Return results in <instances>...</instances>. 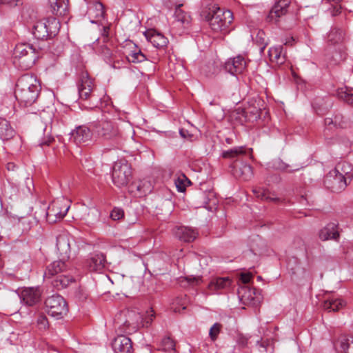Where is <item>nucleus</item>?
<instances>
[{
    "label": "nucleus",
    "instance_id": "09e8293b",
    "mask_svg": "<svg viewBox=\"0 0 353 353\" xmlns=\"http://www.w3.org/2000/svg\"><path fill=\"white\" fill-rule=\"evenodd\" d=\"M124 216L123 210L119 208H114L111 213H110V217L112 220L117 221L120 220L122 219Z\"/></svg>",
    "mask_w": 353,
    "mask_h": 353
},
{
    "label": "nucleus",
    "instance_id": "ea45409f",
    "mask_svg": "<svg viewBox=\"0 0 353 353\" xmlns=\"http://www.w3.org/2000/svg\"><path fill=\"white\" fill-rule=\"evenodd\" d=\"M88 88L94 89V83L87 72H82L78 88Z\"/></svg>",
    "mask_w": 353,
    "mask_h": 353
},
{
    "label": "nucleus",
    "instance_id": "c756f323",
    "mask_svg": "<svg viewBox=\"0 0 353 353\" xmlns=\"http://www.w3.org/2000/svg\"><path fill=\"white\" fill-rule=\"evenodd\" d=\"M345 302L340 298H332L324 301L323 307L328 312L339 311L345 305Z\"/></svg>",
    "mask_w": 353,
    "mask_h": 353
},
{
    "label": "nucleus",
    "instance_id": "ddd939ff",
    "mask_svg": "<svg viewBox=\"0 0 353 353\" xmlns=\"http://www.w3.org/2000/svg\"><path fill=\"white\" fill-rule=\"evenodd\" d=\"M112 347L115 353H132V343L130 338L119 335L112 343Z\"/></svg>",
    "mask_w": 353,
    "mask_h": 353
},
{
    "label": "nucleus",
    "instance_id": "f8f14e48",
    "mask_svg": "<svg viewBox=\"0 0 353 353\" xmlns=\"http://www.w3.org/2000/svg\"><path fill=\"white\" fill-rule=\"evenodd\" d=\"M19 297L22 303L32 306L39 301L41 292L38 288H26L20 291Z\"/></svg>",
    "mask_w": 353,
    "mask_h": 353
},
{
    "label": "nucleus",
    "instance_id": "864d4df0",
    "mask_svg": "<svg viewBox=\"0 0 353 353\" xmlns=\"http://www.w3.org/2000/svg\"><path fill=\"white\" fill-rule=\"evenodd\" d=\"M341 7L335 6L331 10V14L332 16H336L341 12Z\"/></svg>",
    "mask_w": 353,
    "mask_h": 353
},
{
    "label": "nucleus",
    "instance_id": "de8ad7c7",
    "mask_svg": "<svg viewBox=\"0 0 353 353\" xmlns=\"http://www.w3.org/2000/svg\"><path fill=\"white\" fill-rule=\"evenodd\" d=\"M79 97L81 99H88L90 96H94L92 94V92L93 90L92 88H78Z\"/></svg>",
    "mask_w": 353,
    "mask_h": 353
},
{
    "label": "nucleus",
    "instance_id": "c03bdc74",
    "mask_svg": "<svg viewBox=\"0 0 353 353\" xmlns=\"http://www.w3.org/2000/svg\"><path fill=\"white\" fill-rule=\"evenodd\" d=\"M186 183H190V181L185 175H182L181 177H179L175 181L176 187L178 191L181 192H184L185 190Z\"/></svg>",
    "mask_w": 353,
    "mask_h": 353
},
{
    "label": "nucleus",
    "instance_id": "bf43d9fd",
    "mask_svg": "<svg viewBox=\"0 0 353 353\" xmlns=\"http://www.w3.org/2000/svg\"><path fill=\"white\" fill-rule=\"evenodd\" d=\"M264 48H265V47H263V48H261V52H263Z\"/></svg>",
    "mask_w": 353,
    "mask_h": 353
},
{
    "label": "nucleus",
    "instance_id": "2eb2a0df",
    "mask_svg": "<svg viewBox=\"0 0 353 353\" xmlns=\"http://www.w3.org/2000/svg\"><path fill=\"white\" fill-rule=\"evenodd\" d=\"M57 250L63 259L69 258L70 253V236L68 233L63 232L57 236Z\"/></svg>",
    "mask_w": 353,
    "mask_h": 353
},
{
    "label": "nucleus",
    "instance_id": "13d9d810",
    "mask_svg": "<svg viewBox=\"0 0 353 353\" xmlns=\"http://www.w3.org/2000/svg\"><path fill=\"white\" fill-rule=\"evenodd\" d=\"M186 132H185V130H180V134H181V137H184V138H185V137H186Z\"/></svg>",
    "mask_w": 353,
    "mask_h": 353
},
{
    "label": "nucleus",
    "instance_id": "6e6552de",
    "mask_svg": "<svg viewBox=\"0 0 353 353\" xmlns=\"http://www.w3.org/2000/svg\"><path fill=\"white\" fill-rule=\"evenodd\" d=\"M260 99H252L248 102V105L244 108H238L236 110V113L238 115V119L241 122L245 121H254L260 118L261 107Z\"/></svg>",
    "mask_w": 353,
    "mask_h": 353
},
{
    "label": "nucleus",
    "instance_id": "b1692460",
    "mask_svg": "<svg viewBox=\"0 0 353 353\" xmlns=\"http://www.w3.org/2000/svg\"><path fill=\"white\" fill-rule=\"evenodd\" d=\"M173 4L176 7L174 12L175 21L174 24L179 27L180 26L185 27L190 23V16L181 10V7L183 6L182 3L175 2Z\"/></svg>",
    "mask_w": 353,
    "mask_h": 353
},
{
    "label": "nucleus",
    "instance_id": "f3484780",
    "mask_svg": "<svg viewBox=\"0 0 353 353\" xmlns=\"http://www.w3.org/2000/svg\"><path fill=\"white\" fill-rule=\"evenodd\" d=\"M105 256L101 254L92 255L86 261V267L90 272H101L105 267Z\"/></svg>",
    "mask_w": 353,
    "mask_h": 353
},
{
    "label": "nucleus",
    "instance_id": "4468645a",
    "mask_svg": "<svg viewBox=\"0 0 353 353\" xmlns=\"http://www.w3.org/2000/svg\"><path fill=\"white\" fill-rule=\"evenodd\" d=\"M92 134L89 128L81 125L71 132L70 139L77 144L88 143L91 141Z\"/></svg>",
    "mask_w": 353,
    "mask_h": 353
},
{
    "label": "nucleus",
    "instance_id": "473e14b6",
    "mask_svg": "<svg viewBox=\"0 0 353 353\" xmlns=\"http://www.w3.org/2000/svg\"><path fill=\"white\" fill-rule=\"evenodd\" d=\"M88 15L90 17L100 19L104 16L103 5L101 2H94L88 8Z\"/></svg>",
    "mask_w": 353,
    "mask_h": 353
},
{
    "label": "nucleus",
    "instance_id": "a18cd8bd",
    "mask_svg": "<svg viewBox=\"0 0 353 353\" xmlns=\"http://www.w3.org/2000/svg\"><path fill=\"white\" fill-rule=\"evenodd\" d=\"M186 308L185 303L182 301L181 299L177 298L172 304V310L174 312H181Z\"/></svg>",
    "mask_w": 353,
    "mask_h": 353
},
{
    "label": "nucleus",
    "instance_id": "423d86ee",
    "mask_svg": "<svg viewBox=\"0 0 353 353\" xmlns=\"http://www.w3.org/2000/svg\"><path fill=\"white\" fill-rule=\"evenodd\" d=\"M94 133L104 141H117L121 137V132L118 125L112 121L104 120L93 125Z\"/></svg>",
    "mask_w": 353,
    "mask_h": 353
},
{
    "label": "nucleus",
    "instance_id": "e433bc0d",
    "mask_svg": "<svg viewBox=\"0 0 353 353\" xmlns=\"http://www.w3.org/2000/svg\"><path fill=\"white\" fill-rule=\"evenodd\" d=\"M49 1L57 14H65L67 8L65 0H49Z\"/></svg>",
    "mask_w": 353,
    "mask_h": 353
},
{
    "label": "nucleus",
    "instance_id": "7c9ffc66",
    "mask_svg": "<svg viewBox=\"0 0 353 353\" xmlns=\"http://www.w3.org/2000/svg\"><path fill=\"white\" fill-rule=\"evenodd\" d=\"M234 174L245 181L250 180L253 175L252 168L248 164H243L241 167L234 166Z\"/></svg>",
    "mask_w": 353,
    "mask_h": 353
},
{
    "label": "nucleus",
    "instance_id": "49530a36",
    "mask_svg": "<svg viewBox=\"0 0 353 353\" xmlns=\"http://www.w3.org/2000/svg\"><path fill=\"white\" fill-rule=\"evenodd\" d=\"M37 327L39 330H46L48 327V321L45 315H39L37 320Z\"/></svg>",
    "mask_w": 353,
    "mask_h": 353
},
{
    "label": "nucleus",
    "instance_id": "bb28decb",
    "mask_svg": "<svg viewBox=\"0 0 353 353\" xmlns=\"http://www.w3.org/2000/svg\"><path fill=\"white\" fill-rule=\"evenodd\" d=\"M268 55L270 61L277 64H283L285 61V54L281 46L270 48Z\"/></svg>",
    "mask_w": 353,
    "mask_h": 353
},
{
    "label": "nucleus",
    "instance_id": "39448f33",
    "mask_svg": "<svg viewBox=\"0 0 353 353\" xmlns=\"http://www.w3.org/2000/svg\"><path fill=\"white\" fill-rule=\"evenodd\" d=\"M132 168L127 161L121 159L114 163L112 171V180L118 188L128 185L132 179Z\"/></svg>",
    "mask_w": 353,
    "mask_h": 353
},
{
    "label": "nucleus",
    "instance_id": "cd10ccee",
    "mask_svg": "<svg viewBox=\"0 0 353 353\" xmlns=\"http://www.w3.org/2000/svg\"><path fill=\"white\" fill-rule=\"evenodd\" d=\"M335 345L339 353H353V339L345 336H341Z\"/></svg>",
    "mask_w": 353,
    "mask_h": 353
},
{
    "label": "nucleus",
    "instance_id": "8fccbe9b",
    "mask_svg": "<svg viewBox=\"0 0 353 353\" xmlns=\"http://www.w3.org/2000/svg\"><path fill=\"white\" fill-rule=\"evenodd\" d=\"M185 280L192 286L198 285L202 283V278L199 276H189L185 278Z\"/></svg>",
    "mask_w": 353,
    "mask_h": 353
},
{
    "label": "nucleus",
    "instance_id": "58836bf2",
    "mask_svg": "<svg viewBox=\"0 0 353 353\" xmlns=\"http://www.w3.org/2000/svg\"><path fill=\"white\" fill-rule=\"evenodd\" d=\"M127 58L129 61L132 63H141L146 59L145 54L140 50H135L132 52L128 55Z\"/></svg>",
    "mask_w": 353,
    "mask_h": 353
},
{
    "label": "nucleus",
    "instance_id": "2f4dec72",
    "mask_svg": "<svg viewBox=\"0 0 353 353\" xmlns=\"http://www.w3.org/2000/svg\"><path fill=\"white\" fill-rule=\"evenodd\" d=\"M73 281L72 276L61 274L56 276L52 284L57 290H61L66 288Z\"/></svg>",
    "mask_w": 353,
    "mask_h": 353
},
{
    "label": "nucleus",
    "instance_id": "4c0bfd02",
    "mask_svg": "<svg viewBox=\"0 0 353 353\" xmlns=\"http://www.w3.org/2000/svg\"><path fill=\"white\" fill-rule=\"evenodd\" d=\"M245 153L246 149L243 146L235 147L230 150L223 151L222 152V157L225 159H230Z\"/></svg>",
    "mask_w": 353,
    "mask_h": 353
},
{
    "label": "nucleus",
    "instance_id": "c85d7f7f",
    "mask_svg": "<svg viewBox=\"0 0 353 353\" xmlns=\"http://www.w3.org/2000/svg\"><path fill=\"white\" fill-rule=\"evenodd\" d=\"M231 285V280L228 277L216 278L212 279L208 285L212 292L228 288Z\"/></svg>",
    "mask_w": 353,
    "mask_h": 353
},
{
    "label": "nucleus",
    "instance_id": "7ed1b4c3",
    "mask_svg": "<svg viewBox=\"0 0 353 353\" xmlns=\"http://www.w3.org/2000/svg\"><path fill=\"white\" fill-rule=\"evenodd\" d=\"M14 62L22 70L30 68L37 59L35 48L28 43H19L14 50Z\"/></svg>",
    "mask_w": 353,
    "mask_h": 353
},
{
    "label": "nucleus",
    "instance_id": "5fc2aeb1",
    "mask_svg": "<svg viewBox=\"0 0 353 353\" xmlns=\"http://www.w3.org/2000/svg\"><path fill=\"white\" fill-rule=\"evenodd\" d=\"M17 165H15V163L12 162L8 163L6 165L7 169L10 171H14Z\"/></svg>",
    "mask_w": 353,
    "mask_h": 353
},
{
    "label": "nucleus",
    "instance_id": "603ef678",
    "mask_svg": "<svg viewBox=\"0 0 353 353\" xmlns=\"http://www.w3.org/2000/svg\"><path fill=\"white\" fill-rule=\"evenodd\" d=\"M18 1L19 0H0V5L16 6L18 5Z\"/></svg>",
    "mask_w": 353,
    "mask_h": 353
},
{
    "label": "nucleus",
    "instance_id": "c9c22d12",
    "mask_svg": "<svg viewBox=\"0 0 353 353\" xmlns=\"http://www.w3.org/2000/svg\"><path fill=\"white\" fill-rule=\"evenodd\" d=\"M343 39V32L339 28H332L327 34V41L333 44L341 42Z\"/></svg>",
    "mask_w": 353,
    "mask_h": 353
},
{
    "label": "nucleus",
    "instance_id": "052dcab7",
    "mask_svg": "<svg viewBox=\"0 0 353 353\" xmlns=\"http://www.w3.org/2000/svg\"><path fill=\"white\" fill-rule=\"evenodd\" d=\"M261 279H262V278H261V276H259L257 277V279H258V280H261Z\"/></svg>",
    "mask_w": 353,
    "mask_h": 353
},
{
    "label": "nucleus",
    "instance_id": "9b49d317",
    "mask_svg": "<svg viewBox=\"0 0 353 353\" xmlns=\"http://www.w3.org/2000/svg\"><path fill=\"white\" fill-rule=\"evenodd\" d=\"M290 0H279L270 11L267 20L270 23H276L279 19L285 15L290 4Z\"/></svg>",
    "mask_w": 353,
    "mask_h": 353
},
{
    "label": "nucleus",
    "instance_id": "5701e85b",
    "mask_svg": "<svg viewBox=\"0 0 353 353\" xmlns=\"http://www.w3.org/2000/svg\"><path fill=\"white\" fill-rule=\"evenodd\" d=\"M326 130H332L334 128H343L347 126V122L342 114H337L333 117H327L324 121Z\"/></svg>",
    "mask_w": 353,
    "mask_h": 353
},
{
    "label": "nucleus",
    "instance_id": "412c9836",
    "mask_svg": "<svg viewBox=\"0 0 353 353\" xmlns=\"http://www.w3.org/2000/svg\"><path fill=\"white\" fill-rule=\"evenodd\" d=\"M174 234L181 241L185 242L193 241L197 236L198 232L190 228L180 226L174 230Z\"/></svg>",
    "mask_w": 353,
    "mask_h": 353
},
{
    "label": "nucleus",
    "instance_id": "a211bd4d",
    "mask_svg": "<svg viewBox=\"0 0 353 353\" xmlns=\"http://www.w3.org/2000/svg\"><path fill=\"white\" fill-rule=\"evenodd\" d=\"M143 34L146 39L157 48H163L168 43V39L163 34L154 29L146 30Z\"/></svg>",
    "mask_w": 353,
    "mask_h": 353
},
{
    "label": "nucleus",
    "instance_id": "393cba45",
    "mask_svg": "<svg viewBox=\"0 0 353 353\" xmlns=\"http://www.w3.org/2000/svg\"><path fill=\"white\" fill-rule=\"evenodd\" d=\"M152 191L151 184L149 181H142L134 183L130 186V192L137 196H143Z\"/></svg>",
    "mask_w": 353,
    "mask_h": 353
},
{
    "label": "nucleus",
    "instance_id": "0eeeda50",
    "mask_svg": "<svg viewBox=\"0 0 353 353\" xmlns=\"http://www.w3.org/2000/svg\"><path fill=\"white\" fill-rule=\"evenodd\" d=\"M45 304L48 314L57 319L63 318L68 310L65 301L58 294L49 296Z\"/></svg>",
    "mask_w": 353,
    "mask_h": 353
},
{
    "label": "nucleus",
    "instance_id": "aec40b11",
    "mask_svg": "<svg viewBox=\"0 0 353 353\" xmlns=\"http://www.w3.org/2000/svg\"><path fill=\"white\" fill-rule=\"evenodd\" d=\"M327 187L333 192H340L347 186L345 177L341 174H336L329 177V173L327 174L325 180Z\"/></svg>",
    "mask_w": 353,
    "mask_h": 353
},
{
    "label": "nucleus",
    "instance_id": "f03ea898",
    "mask_svg": "<svg viewBox=\"0 0 353 353\" xmlns=\"http://www.w3.org/2000/svg\"><path fill=\"white\" fill-rule=\"evenodd\" d=\"M211 29L216 32L225 30L232 21V13L228 10H221L216 5L209 8L205 17Z\"/></svg>",
    "mask_w": 353,
    "mask_h": 353
},
{
    "label": "nucleus",
    "instance_id": "1a4fd4ad",
    "mask_svg": "<svg viewBox=\"0 0 353 353\" xmlns=\"http://www.w3.org/2000/svg\"><path fill=\"white\" fill-rule=\"evenodd\" d=\"M70 205L65 203L64 199L54 201L48 207L46 217L48 221L55 222L63 219L67 214Z\"/></svg>",
    "mask_w": 353,
    "mask_h": 353
},
{
    "label": "nucleus",
    "instance_id": "3c124183",
    "mask_svg": "<svg viewBox=\"0 0 353 353\" xmlns=\"http://www.w3.org/2000/svg\"><path fill=\"white\" fill-rule=\"evenodd\" d=\"M252 277V274L250 273H242L241 274V281L243 283H248Z\"/></svg>",
    "mask_w": 353,
    "mask_h": 353
},
{
    "label": "nucleus",
    "instance_id": "6ab92c4d",
    "mask_svg": "<svg viewBox=\"0 0 353 353\" xmlns=\"http://www.w3.org/2000/svg\"><path fill=\"white\" fill-rule=\"evenodd\" d=\"M65 259L54 261L49 264L44 272V279H50L54 276H58L64 272L67 268V264L65 263Z\"/></svg>",
    "mask_w": 353,
    "mask_h": 353
},
{
    "label": "nucleus",
    "instance_id": "9d476101",
    "mask_svg": "<svg viewBox=\"0 0 353 353\" xmlns=\"http://www.w3.org/2000/svg\"><path fill=\"white\" fill-rule=\"evenodd\" d=\"M127 317L128 319L124 323L128 327L136 329L140 324H142V326L148 327L153 321L154 312L152 310H150L147 312L146 315L143 318L140 314L130 311L128 312Z\"/></svg>",
    "mask_w": 353,
    "mask_h": 353
},
{
    "label": "nucleus",
    "instance_id": "f257e3e1",
    "mask_svg": "<svg viewBox=\"0 0 353 353\" xmlns=\"http://www.w3.org/2000/svg\"><path fill=\"white\" fill-rule=\"evenodd\" d=\"M40 90L41 85L36 77L26 74L18 79L14 94L21 105L30 106L37 99Z\"/></svg>",
    "mask_w": 353,
    "mask_h": 353
},
{
    "label": "nucleus",
    "instance_id": "79ce46f5",
    "mask_svg": "<svg viewBox=\"0 0 353 353\" xmlns=\"http://www.w3.org/2000/svg\"><path fill=\"white\" fill-rule=\"evenodd\" d=\"M253 192L257 198L261 200L276 201L278 199L276 198L271 197L268 191L261 188L253 190Z\"/></svg>",
    "mask_w": 353,
    "mask_h": 353
},
{
    "label": "nucleus",
    "instance_id": "4d7b16f0",
    "mask_svg": "<svg viewBox=\"0 0 353 353\" xmlns=\"http://www.w3.org/2000/svg\"><path fill=\"white\" fill-rule=\"evenodd\" d=\"M53 140V139L50 138V139H48V140L47 141H44V142H41V145H49L50 143H51V141Z\"/></svg>",
    "mask_w": 353,
    "mask_h": 353
},
{
    "label": "nucleus",
    "instance_id": "f704fd0d",
    "mask_svg": "<svg viewBox=\"0 0 353 353\" xmlns=\"http://www.w3.org/2000/svg\"><path fill=\"white\" fill-rule=\"evenodd\" d=\"M336 95L339 99L353 105V89H347L346 88H339L337 90Z\"/></svg>",
    "mask_w": 353,
    "mask_h": 353
},
{
    "label": "nucleus",
    "instance_id": "a19ab883",
    "mask_svg": "<svg viewBox=\"0 0 353 353\" xmlns=\"http://www.w3.org/2000/svg\"><path fill=\"white\" fill-rule=\"evenodd\" d=\"M161 349L165 352H170L174 351L175 343L170 337L164 338L161 341Z\"/></svg>",
    "mask_w": 353,
    "mask_h": 353
},
{
    "label": "nucleus",
    "instance_id": "dca6fc26",
    "mask_svg": "<svg viewBox=\"0 0 353 353\" xmlns=\"http://www.w3.org/2000/svg\"><path fill=\"white\" fill-rule=\"evenodd\" d=\"M246 61L239 55L232 59L228 60L225 64V70L232 74L242 73L246 68Z\"/></svg>",
    "mask_w": 353,
    "mask_h": 353
},
{
    "label": "nucleus",
    "instance_id": "20e7f679",
    "mask_svg": "<svg viewBox=\"0 0 353 353\" xmlns=\"http://www.w3.org/2000/svg\"><path fill=\"white\" fill-rule=\"evenodd\" d=\"M59 29V21L52 17L35 22L32 27V34L37 39H44L57 35Z\"/></svg>",
    "mask_w": 353,
    "mask_h": 353
},
{
    "label": "nucleus",
    "instance_id": "6e6d98bb",
    "mask_svg": "<svg viewBox=\"0 0 353 353\" xmlns=\"http://www.w3.org/2000/svg\"><path fill=\"white\" fill-rule=\"evenodd\" d=\"M90 214H92L97 219L99 217L100 212H99V211L97 209L93 208V209L90 210Z\"/></svg>",
    "mask_w": 353,
    "mask_h": 353
},
{
    "label": "nucleus",
    "instance_id": "a878e982",
    "mask_svg": "<svg viewBox=\"0 0 353 353\" xmlns=\"http://www.w3.org/2000/svg\"><path fill=\"white\" fill-rule=\"evenodd\" d=\"M16 132L10 123L5 119H0V139L10 140L12 139Z\"/></svg>",
    "mask_w": 353,
    "mask_h": 353
},
{
    "label": "nucleus",
    "instance_id": "4be33fe9",
    "mask_svg": "<svg viewBox=\"0 0 353 353\" xmlns=\"http://www.w3.org/2000/svg\"><path fill=\"white\" fill-rule=\"evenodd\" d=\"M319 236L322 241L330 239L337 240L339 237L337 225L334 223H328L320 230Z\"/></svg>",
    "mask_w": 353,
    "mask_h": 353
},
{
    "label": "nucleus",
    "instance_id": "37998d69",
    "mask_svg": "<svg viewBox=\"0 0 353 353\" xmlns=\"http://www.w3.org/2000/svg\"><path fill=\"white\" fill-rule=\"evenodd\" d=\"M222 325L221 323H215L210 329L209 336L212 341H215L219 334Z\"/></svg>",
    "mask_w": 353,
    "mask_h": 353
},
{
    "label": "nucleus",
    "instance_id": "72a5a7b5",
    "mask_svg": "<svg viewBox=\"0 0 353 353\" xmlns=\"http://www.w3.org/2000/svg\"><path fill=\"white\" fill-rule=\"evenodd\" d=\"M351 168L348 163L347 162H339L336 164V167L330 171L329 177L336 176V174H341L345 177V175L348 174Z\"/></svg>",
    "mask_w": 353,
    "mask_h": 353
}]
</instances>
